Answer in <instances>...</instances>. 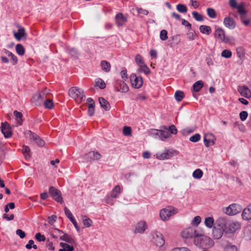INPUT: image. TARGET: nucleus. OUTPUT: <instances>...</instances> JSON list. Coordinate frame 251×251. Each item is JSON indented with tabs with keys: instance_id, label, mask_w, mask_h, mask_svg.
<instances>
[{
	"instance_id": "f257e3e1",
	"label": "nucleus",
	"mask_w": 251,
	"mask_h": 251,
	"mask_svg": "<svg viewBox=\"0 0 251 251\" xmlns=\"http://www.w3.org/2000/svg\"><path fill=\"white\" fill-rule=\"evenodd\" d=\"M69 95L78 103L81 102L85 99L83 91L77 87H72L69 90Z\"/></svg>"
},
{
	"instance_id": "f03ea898",
	"label": "nucleus",
	"mask_w": 251,
	"mask_h": 251,
	"mask_svg": "<svg viewBox=\"0 0 251 251\" xmlns=\"http://www.w3.org/2000/svg\"><path fill=\"white\" fill-rule=\"evenodd\" d=\"M151 235L152 238V242L159 247H162L165 243V240L163 234L156 230L151 231Z\"/></svg>"
},
{
	"instance_id": "7ed1b4c3",
	"label": "nucleus",
	"mask_w": 251,
	"mask_h": 251,
	"mask_svg": "<svg viewBox=\"0 0 251 251\" xmlns=\"http://www.w3.org/2000/svg\"><path fill=\"white\" fill-rule=\"evenodd\" d=\"M177 212V209L175 207L168 206L160 210V217L162 220L166 221H167L172 215L176 214Z\"/></svg>"
},
{
	"instance_id": "20e7f679",
	"label": "nucleus",
	"mask_w": 251,
	"mask_h": 251,
	"mask_svg": "<svg viewBox=\"0 0 251 251\" xmlns=\"http://www.w3.org/2000/svg\"><path fill=\"white\" fill-rule=\"evenodd\" d=\"M242 210L241 205L237 203H232L223 209V212L228 216H234L239 213Z\"/></svg>"
},
{
	"instance_id": "39448f33",
	"label": "nucleus",
	"mask_w": 251,
	"mask_h": 251,
	"mask_svg": "<svg viewBox=\"0 0 251 251\" xmlns=\"http://www.w3.org/2000/svg\"><path fill=\"white\" fill-rule=\"evenodd\" d=\"M48 90L47 89L43 91H40L38 93L35 94L32 97V101L36 105H40L43 100L46 98L47 94L48 93Z\"/></svg>"
},
{
	"instance_id": "423d86ee",
	"label": "nucleus",
	"mask_w": 251,
	"mask_h": 251,
	"mask_svg": "<svg viewBox=\"0 0 251 251\" xmlns=\"http://www.w3.org/2000/svg\"><path fill=\"white\" fill-rule=\"evenodd\" d=\"M180 235L182 238L184 239L201 236V235L197 233L196 230L192 227H189L183 229L181 232Z\"/></svg>"
},
{
	"instance_id": "0eeeda50",
	"label": "nucleus",
	"mask_w": 251,
	"mask_h": 251,
	"mask_svg": "<svg viewBox=\"0 0 251 251\" xmlns=\"http://www.w3.org/2000/svg\"><path fill=\"white\" fill-rule=\"evenodd\" d=\"M215 37L221 42L225 43H229L231 41L229 37H226L224 30L221 28H219L215 30Z\"/></svg>"
},
{
	"instance_id": "6e6552de",
	"label": "nucleus",
	"mask_w": 251,
	"mask_h": 251,
	"mask_svg": "<svg viewBox=\"0 0 251 251\" xmlns=\"http://www.w3.org/2000/svg\"><path fill=\"white\" fill-rule=\"evenodd\" d=\"M49 194L55 201L60 203H63V200L61 197V192L60 190L53 186L49 188Z\"/></svg>"
},
{
	"instance_id": "1a4fd4ad",
	"label": "nucleus",
	"mask_w": 251,
	"mask_h": 251,
	"mask_svg": "<svg viewBox=\"0 0 251 251\" xmlns=\"http://www.w3.org/2000/svg\"><path fill=\"white\" fill-rule=\"evenodd\" d=\"M130 79L132 87L135 88H140L143 85V79L140 76H137L135 74H132L130 76Z\"/></svg>"
},
{
	"instance_id": "9d476101",
	"label": "nucleus",
	"mask_w": 251,
	"mask_h": 251,
	"mask_svg": "<svg viewBox=\"0 0 251 251\" xmlns=\"http://www.w3.org/2000/svg\"><path fill=\"white\" fill-rule=\"evenodd\" d=\"M148 228V225L145 221H140L135 226L134 232L143 234Z\"/></svg>"
},
{
	"instance_id": "9b49d317",
	"label": "nucleus",
	"mask_w": 251,
	"mask_h": 251,
	"mask_svg": "<svg viewBox=\"0 0 251 251\" xmlns=\"http://www.w3.org/2000/svg\"><path fill=\"white\" fill-rule=\"evenodd\" d=\"M115 87L117 91L122 93H126L129 90L128 86L123 80H116Z\"/></svg>"
},
{
	"instance_id": "f8f14e48",
	"label": "nucleus",
	"mask_w": 251,
	"mask_h": 251,
	"mask_svg": "<svg viewBox=\"0 0 251 251\" xmlns=\"http://www.w3.org/2000/svg\"><path fill=\"white\" fill-rule=\"evenodd\" d=\"M25 135L27 137H28L30 139H32L36 141V144L38 146L43 147L45 145V142L44 140L41 139L39 136H38L34 133L32 132L31 131H27L25 132Z\"/></svg>"
},
{
	"instance_id": "ddd939ff",
	"label": "nucleus",
	"mask_w": 251,
	"mask_h": 251,
	"mask_svg": "<svg viewBox=\"0 0 251 251\" xmlns=\"http://www.w3.org/2000/svg\"><path fill=\"white\" fill-rule=\"evenodd\" d=\"M203 140L205 146L208 147L215 144L216 138L212 133H207L204 135Z\"/></svg>"
},
{
	"instance_id": "4468645a",
	"label": "nucleus",
	"mask_w": 251,
	"mask_h": 251,
	"mask_svg": "<svg viewBox=\"0 0 251 251\" xmlns=\"http://www.w3.org/2000/svg\"><path fill=\"white\" fill-rule=\"evenodd\" d=\"M1 131L5 138H9L12 136L11 129L10 125L7 123H2L1 125Z\"/></svg>"
},
{
	"instance_id": "2eb2a0df",
	"label": "nucleus",
	"mask_w": 251,
	"mask_h": 251,
	"mask_svg": "<svg viewBox=\"0 0 251 251\" xmlns=\"http://www.w3.org/2000/svg\"><path fill=\"white\" fill-rule=\"evenodd\" d=\"M237 90L241 96L247 99L251 98V91L247 86H239L238 87Z\"/></svg>"
},
{
	"instance_id": "dca6fc26",
	"label": "nucleus",
	"mask_w": 251,
	"mask_h": 251,
	"mask_svg": "<svg viewBox=\"0 0 251 251\" xmlns=\"http://www.w3.org/2000/svg\"><path fill=\"white\" fill-rule=\"evenodd\" d=\"M227 225V220L226 217H219L216 221L214 226L221 229L226 230Z\"/></svg>"
},
{
	"instance_id": "f3484780",
	"label": "nucleus",
	"mask_w": 251,
	"mask_h": 251,
	"mask_svg": "<svg viewBox=\"0 0 251 251\" xmlns=\"http://www.w3.org/2000/svg\"><path fill=\"white\" fill-rule=\"evenodd\" d=\"M172 151L166 150L163 152H159L156 154V158L159 160H164L170 158L173 156Z\"/></svg>"
},
{
	"instance_id": "a211bd4d",
	"label": "nucleus",
	"mask_w": 251,
	"mask_h": 251,
	"mask_svg": "<svg viewBox=\"0 0 251 251\" xmlns=\"http://www.w3.org/2000/svg\"><path fill=\"white\" fill-rule=\"evenodd\" d=\"M241 216L243 220H251V204L248 205L243 210Z\"/></svg>"
},
{
	"instance_id": "6ab92c4d",
	"label": "nucleus",
	"mask_w": 251,
	"mask_h": 251,
	"mask_svg": "<svg viewBox=\"0 0 251 251\" xmlns=\"http://www.w3.org/2000/svg\"><path fill=\"white\" fill-rule=\"evenodd\" d=\"M224 24L226 27L230 29H233L236 26L235 22L233 18L230 17L225 18L224 20Z\"/></svg>"
},
{
	"instance_id": "aec40b11",
	"label": "nucleus",
	"mask_w": 251,
	"mask_h": 251,
	"mask_svg": "<svg viewBox=\"0 0 251 251\" xmlns=\"http://www.w3.org/2000/svg\"><path fill=\"white\" fill-rule=\"evenodd\" d=\"M116 22L118 26H122L127 21V18L122 13H118L115 16Z\"/></svg>"
},
{
	"instance_id": "412c9836",
	"label": "nucleus",
	"mask_w": 251,
	"mask_h": 251,
	"mask_svg": "<svg viewBox=\"0 0 251 251\" xmlns=\"http://www.w3.org/2000/svg\"><path fill=\"white\" fill-rule=\"evenodd\" d=\"M86 156L89 160H97L101 157V155L98 151H92L87 153Z\"/></svg>"
},
{
	"instance_id": "4be33fe9",
	"label": "nucleus",
	"mask_w": 251,
	"mask_h": 251,
	"mask_svg": "<svg viewBox=\"0 0 251 251\" xmlns=\"http://www.w3.org/2000/svg\"><path fill=\"white\" fill-rule=\"evenodd\" d=\"M225 230L214 226L213 229V235L214 238L219 239L221 238Z\"/></svg>"
},
{
	"instance_id": "5701e85b",
	"label": "nucleus",
	"mask_w": 251,
	"mask_h": 251,
	"mask_svg": "<svg viewBox=\"0 0 251 251\" xmlns=\"http://www.w3.org/2000/svg\"><path fill=\"white\" fill-rule=\"evenodd\" d=\"M26 35L24 27H20L17 32H14V36L17 41H20L23 37Z\"/></svg>"
},
{
	"instance_id": "b1692460",
	"label": "nucleus",
	"mask_w": 251,
	"mask_h": 251,
	"mask_svg": "<svg viewBox=\"0 0 251 251\" xmlns=\"http://www.w3.org/2000/svg\"><path fill=\"white\" fill-rule=\"evenodd\" d=\"M122 188L119 185L115 186L112 190L110 196L113 198H117L122 193Z\"/></svg>"
},
{
	"instance_id": "393cba45",
	"label": "nucleus",
	"mask_w": 251,
	"mask_h": 251,
	"mask_svg": "<svg viewBox=\"0 0 251 251\" xmlns=\"http://www.w3.org/2000/svg\"><path fill=\"white\" fill-rule=\"evenodd\" d=\"M101 68L104 72L106 73L109 72L111 69V65L107 61L103 60L100 62Z\"/></svg>"
},
{
	"instance_id": "a878e982",
	"label": "nucleus",
	"mask_w": 251,
	"mask_h": 251,
	"mask_svg": "<svg viewBox=\"0 0 251 251\" xmlns=\"http://www.w3.org/2000/svg\"><path fill=\"white\" fill-rule=\"evenodd\" d=\"M240 228V224L238 222H232L229 225V230L231 233L234 232Z\"/></svg>"
},
{
	"instance_id": "bb28decb",
	"label": "nucleus",
	"mask_w": 251,
	"mask_h": 251,
	"mask_svg": "<svg viewBox=\"0 0 251 251\" xmlns=\"http://www.w3.org/2000/svg\"><path fill=\"white\" fill-rule=\"evenodd\" d=\"M99 102L101 107L105 110H109L110 108V105L108 102L103 98H99Z\"/></svg>"
},
{
	"instance_id": "cd10ccee",
	"label": "nucleus",
	"mask_w": 251,
	"mask_h": 251,
	"mask_svg": "<svg viewBox=\"0 0 251 251\" xmlns=\"http://www.w3.org/2000/svg\"><path fill=\"white\" fill-rule=\"evenodd\" d=\"M62 233L63 234L60 236V239L61 240L64 241L71 244L75 242L74 239L71 236L66 233Z\"/></svg>"
},
{
	"instance_id": "c85d7f7f",
	"label": "nucleus",
	"mask_w": 251,
	"mask_h": 251,
	"mask_svg": "<svg viewBox=\"0 0 251 251\" xmlns=\"http://www.w3.org/2000/svg\"><path fill=\"white\" fill-rule=\"evenodd\" d=\"M201 32L206 35H209L211 32V29L209 26L202 25L200 26Z\"/></svg>"
},
{
	"instance_id": "c756f323",
	"label": "nucleus",
	"mask_w": 251,
	"mask_h": 251,
	"mask_svg": "<svg viewBox=\"0 0 251 251\" xmlns=\"http://www.w3.org/2000/svg\"><path fill=\"white\" fill-rule=\"evenodd\" d=\"M203 82L201 80L196 81L193 85V89L195 92H199L202 88Z\"/></svg>"
},
{
	"instance_id": "7c9ffc66",
	"label": "nucleus",
	"mask_w": 251,
	"mask_h": 251,
	"mask_svg": "<svg viewBox=\"0 0 251 251\" xmlns=\"http://www.w3.org/2000/svg\"><path fill=\"white\" fill-rule=\"evenodd\" d=\"M60 246L62 248L60 249L59 251H73L74 247L73 246H71L65 243H60Z\"/></svg>"
},
{
	"instance_id": "2f4dec72",
	"label": "nucleus",
	"mask_w": 251,
	"mask_h": 251,
	"mask_svg": "<svg viewBox=\"0 0 251 251\" xmlns=\"http://www.w3.org/2000/svg\"><path fill=\"white\" fill-rule=\"evenodd\" d=\"M214 223V220L213 217H209L205 219L204 224L208 228H211L213 226Z\"/></svg>"
},
{
	"instance_id": "473e14b6",
	"label": "nucleus",
	"mask_w": 251,
	"mask_h": 251,
	"mask_svg": "<svg viewBox=\"0 0 251 251\" xmlns=\"http://www.w3.org/2000/svg\"><path fill=\"white\" fill-rule=\"evenodd\" d=\"M95 87H99L100 89H104L106 87L104 81L101 78H97L95 80Z\"/></svg>"
},
{
	"instance_id": "72a5a7b5",
	"label": "nucleus",
	"mask_w": 251,
	"mask_h": 251,
	"mask_svg": "<svg viewBox=\"0 0 251 251\" xmlns=\"http://www.w3.org/2000/svg\"><path fill=\"white\" fill-rule=\"evenodd\" d=\"M22 151L25 155V158L28 159L31 157L30 150L27 146H23Z\"/></svg>"
},
{
	"instance_id": "f704fd0d",
	"label": "nucleus",
	"mask_w": 251,
	"mask_h": 251,
	"mask_svg": "<svg viewBox=\"0 0 251 251\" xmlns=\"http://www.w3.org/2000/svg\"><path fill=\"white\" fill-rule=\"evenodd\" d=\"M16 52L19 55H23L25 53V50L24 48V46L21 44H18L16 46Z\"/></svg>"
},
{
	"instance_id": "c9c22d12",
	"label": "nucleus",
	"mask_w": 251,
	"mask_h": 251,
	"mask_svg": "<svg viewBox=\"0 0 251 251\" xmlns=\"http://www.w3.org/2000/svg\"><path fill=\"white\" fill-rule=\"evenodd\" d=\"M135 60L136 64L139 67L145 64L142 56L140 54L136 55Z\"/></svg>"
},
{
	"instance_id": "e433bc0d",
	"label": "nucleus",
	"mask_w": 251,
	"mask_h": 251,
	"mask_svg": "<svg viewBox=\"0 0 251 251\" xmlns=\"http://www.w3.org/2000/svg\"><path fill=\"white\" fill-rule=\"evenodd\" d=\"M225 250L226 251H238L239 249L237 246L228 243L225 247Z\"/></svg>"
},
{
	"instance_id": "4c0bfd02",
	"label": "nucleus",
	"mask_w": 251,
	"mask_h": 251,
	"mask_svg": "<svg viewBox=\"0 0 251 251\" xmlns=\"http://www.w3.org/2000/svg\"><path fill=\"white\" fill-rule=\"evenodd\" d=\"M184 96V93L181 91H176L175 94V98L177 101H181Z\"/></svg>"
},
{
	"instance_id": "58836bf2",
	"label": "nucleus",
	"mask_w": 251,
	"mask_h": 251,
	"mask_svg": "<svg viewBox=\"0 0 251 251\" xmlns=\"http://www.w3.org/2000/svg\"><path fill=\"white\" fill-rule=\"evenodd\" d=\"M202 175H203V172L200 169H196L193 173V174H192L193 177L195 178H196V179H200L202 176Z\"/></svg>"
},
{
	"instance_id": "ea45409f",
	"label": "nucleus",
	"mask_w": 251,
	"mask_h": 251,
	"mask_svg": "<svg viewBox=\"0 0 251 251\" xmlns=\"http://www.w3.org/2000/svg\"><path fill=\"white\" fill-rule=\"evenodd\" d=\"M82 223L85 227H89L92 226V221L90 218L84 216L83 218Z\"/></svg>"
},
{
	"instance_id": "a19ab883",
	"label": "nucleus",
	"mask_w": 251,
	"mask_h": 251,
	"mask_svg": "<svg viewBox=\"0 0 251 251\" xmlns=\"http://www.w3.org/2000/svg\"><path fill=\"white\" fill-rule=\"evenodd\" d=\"M160 134L159 135L160 138L162 140L169 138L171 136V134L166 131L160 130Z\"/></svg>"
},
{
	"instance_id": "79ce46f5",
	"label": "nucleus",
	"mask_w": 251,
	"mask_h": 251,
	"mask_svg": "<svg viewBox=\"0 0 251 251\" xmlns=\"http://www.w3.org/2000/svg\"><path fill=\"white\" fill-rule=\"evenodd\" d=\"M207 14L208 16L212 19H214L216 17V13L215 10L212 8H208L207 9Z\"/></svg>"
},
{
	"instance_id": "37998d69",
	"label": "nucleus",
	"mask_w": 251,
	"mask_h": 251,
	"mask_svg": "<svg viewBox=\"0 0 251 251\" xmlns=\"http://www.w3.org/2000/svg\"><path fill=\"white\" fill-rule=\"evenodd\" d=\"M176 9L180 13H186L187 11V7L182 4H178L176 5Z\"/></svg>"
},
{
	"instance_id": "c03bdc74",
	"label": "nucleus",
	"mask_w": 251,
	"mask_h": 251,
	"mask_svg": "<svg viewBox=\"0 0 251 251\" xmlns=\"http://www.w3.org/2000/svg\"><path fill=\"white\" fill-rule=\"evenodd\" d=\"M236 9H237L238 12L240 15V17L242 16L246 15V12L243 4L238 5Z\"/></svg>"
},
{
	"instance_id": "a18cd8bd",
	"label": "nucleus",
	"mask_w": 251,
	"mask_h": 251,
	"mask_svg": "<svg viewBox=\"0 0 251 251\" xmlns=\"http://www.w3.org/2000/svg\"><path fill=\"white\" fill-rule=\"evenodd\" d=\"M14 116L18 119H19L17 120V122L19 123V125H22V118L23 117V114L21 112H18L17 110H15L14 111Z\"/></svg>"
},
{
	"instance_id": "49530a36",
	"label": "nucleus",
	"mask_w": 251,
	"mask_h": 251,
	"mask_svg": "<svg viewBox=\"0 0 251 251\" xmlns=\"http://www.w3.org/2000/svg\"><path fill=\"white\" fill-rule=\"evenodd\" d=\"M192 15L194 18L197 21H202L203 20L202 15L198 13L197 12H193Z\"/></svg>"
},
{
	"instance_id": "de8ad7c7",
	"label": "nucleus",
	"mask_w": 251,
	"mask_h": 251,
	"mask_svg": "<svg viewBox=\"0 0 251 251\" xmlns=\"http://www.w3.org/2000/svg\"><path fill=\"white\" fill-rule=\"evenodd\" d=\"M123 133L125 136H130L131 135V128L129 126H125L123 128Z\"/></svg>"
},
{
	"instance_id": "09e8293b",
	"label": "nucleus",
	"mask_w": 251,
	"mask_h": 251,
	"mask_svg": "<svg viewBox=\"0 0 251 251\" xmlns=\"http://www.w3.org/2000/svg\"><path fill=\"white\" fill-rule=\"evenodd\" d=\"M35 238L38 242H44L46 240L45 236L43 234H41L40 232L35 234Z\"/></svg>"
},
{
	"instance_id": "8fccbe9b",
	"label": "nucleus",
	"mask_w": 251,
	"mask_h": 251,
	"mask_svg": "<svg viewBox=\"0 0 251 251\" xmlns=\"http://www.w3.org/2000/svg\"><path fill=\"white\" fill-rule=\"evenodd\" d=\"M64 212L66 216L70 219L71 221L73 220V219H75V218L70 210L66 207L64 208Z\"/></svg>"
},
{
	"instance_id": "3c124183",
	"label": "nucleus",
	"mask_w": 251,
	"mask_h": 251,
	"mask_svg": "<svg viewBox=\"0 0 251 251\" xmlns=\"http://www.w3.org/2000/svg\"><path fill=\"white\" fill-rule=\"evenodd\" d=\"M222 56L226 58H230L232 55V52L229 50H225L222 52Z\"/></svg>"
},
{
	"instance_id": "603ef678",
	"label": "nucleus",
	"mask_w": 251,
	"mask_h": 251,
	"mask_svg": "<svg viewBox=\"0 0 251 251\" xmlns=\"http://www.w3.org/2000/svg\"><path fill=\"white\" fill-rule=\"evenodd\" d=\"M67 50L72 56L75 57L77 56L78 52L75 48H68Z\"/></svg>"
},
{
	"instance_id": "864d4df0",
	"label": "nucleus",
	"mask_w": 251,
	"mask_h": 251,
	"mask_svg": "<svg viewBox=\"0 0 251 251\" xmlns=\"http://www.w3.org/2000/svg\"><path fill=\"white\" fill-rule=\"evenodd\" d=\"M201 139L200 134L197 133L190 137L189 140L192 142H197Z\"/></svg>"
},
{
	"instance_id": "5fc2aeb1",
	"label": "nucleus",
	"mask_w": 251,
	"mask_h": 251,
	"mask_svg": "<svg viewBox=\"0 0 251 251\" xmlns=\"http://www.w3.org/2000/svg\"><path fill=\"white\" fill-rule=\"evenodd\" d=\"M160 38L162 41L166 40L168 39L167 30L163 29L161 31L160 33Z\"/></svg>"
},
{
	"instance_id": "6e6d98bb",
	"label": "nucleus",
	"mask_w": 251,
	"mask_h": 251,
	"mask_svg": "<svg viewBox=\"0 0 251 251\" xmlns=\"http://www.w3.org/2000/svg\"><path fill=\"white\" fill-rule=\"evenodd\" d=\"M44 106L46 108L51 109L53 107V102L50 100H47L44 101Z\"/></svg>"
},
{
	"instance_id": "4d7b16f0",
	"label": "nucleus",
	"mask_w": 251,
	"mask_h": 251,
	"mask_svg": "<svg viewBox=\"0 0 251 251\" xmlns=\"http://www.w3.org/2000/svg\"><path fill=\"white\" fill-rule=\"evenodd\" d=\"M142 72L146 75H148L151 73V71L149 68L146 65H144L140 67Z\"/></svg>"
},
{
	"instance_id": "13d9d810",
	"label": "nucleus",
	"mask_w": 251,
	"mask_h": 251,
	"mask_svg": "<svg viewBox=\"0 0 251 251\" xmlns=\"http://www.w3.org/2000/svg\"><path fill=\"white\" fill-rule=\"evenodd\" d=\"M236 52L239 57L242 58L244 56V50L242 47L237 48Z\"/></svg>"
},
{
	"instance_id": "bf43d9fd",
	"label": "nucleus",
	"mask_w": 251,
	"mask_h": 251,
	"mask_svg": "<svg viewBox=\"0 0 251 251\" xmlns=\"http://www.w3.org/2000/svg\"><path fill=\"white\" fill-rule=\"evenodd\" d=\"M201 222V218L199 216H196L192 222V224L195 226H198Z\"/></svg>"
},
{
	"instance_id": "052dcab7",
	"label": "nucleus",
	"mask_w": 251,
	"mask_h": 251,
	"mask_svg": "<svg viewBox=\"0 0 251 251\" xmlns=\"http://www.w3.org/2000/svg\"><path fill=\"white\" fill-rule=\"evenodd\" d=\"M240 118L242 121H245L248 116V112L246 111H243L240 113Z\"/></svg>"
},
{
	"instance_id": "680f3d73",
	"label": "nucleus",
	"mask_w": 251,
	"mask_h": 251,
	"mask_svg": "<svg viewBox=\"0 0 251 251\" xmlns=\"http://www.w3.org/2000/svg\"><path fill=\"white\" fill-rule=\"evenodd\" d=\"M240 18L241 22L245 26L248 25L251 21L250 19H246V15L242 16Z\"/></svg>"
},
{
	"instance_id": "e2e57ef3",
	"label": "nucleus",
	"mask_w": 251,
	"mask_h": 251,
	"mask_svg": "<svg viewBox=\"0 0 251 251\" xmlns=\"http://www.w3.org/2000/svg\"><path fill=\"white\" fill-rule=\"evenodd\" d=\"M244 236L247 240H250L251 239V230H249L246 228L245 230Z\"/></svg>"
},
{
	"instance_id": "0e129e2a",
	"label": "nucleus",
	"mask_w": 251,
	"mask_h": 251,
	"mask_svg": "<svg viewBox=\"0 0 251 251\" xmlns=\"http://www.w3.org/2000/svg\"><path fill=\"white\" fill-rule=\"evenodd\" d=\"M168 130L170 132V133L176 134L177 132V130L174 125H171L168 128Z\"/></svg>"
},
{
	"instance_id": "69168bd1",
	"label": "nucleus",
	"mask_w": 251,
	"mask_h": 251,
	"mask_svg": "<svg viewBox=\"0 0 251 251\" xmlns=\"http://www.w3.org/2000/svg\"><path fill=\"white\" fill-rule=\"evenodd\" d=\"M136 10L137 11L138 14H143L144 15H147L149 14L148 10L143 9L141 8L136 7Z\"/></svg>"
},
{
	"instance_id": "338daca9",
	"label": "nucleus",
	"mask_w": 251,
	"mask_h": 251,
	"mask_svg": "<svg viewBox=\"0 0 251 251\" xmlns=\"http://www.w3.org/2000/svg\"><path fill=\"white\" fill-rule=\"evenodd\" d=\"M16 234L19 236L21 238H24L25 236V233L21 229H17L16 231Z\"/></svg>"
},
{
	"instance_id": "774afa93",
	"label": "nucleus",
	"mask_w": 251,
	"mask_h": 251,
	"mask_svg": "<svg viewBox=\"0 0 251 251\" xmlns=\"http://www.w3.org/2000/svg\"><path fill=\"white\" fill-rule=\"evenodd\" d=\"M122 78L124 80H126L127 78V71L126 69L123 70L120 73Z\"/></svg>"
}]
</instances>
